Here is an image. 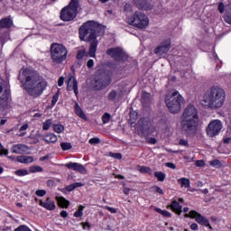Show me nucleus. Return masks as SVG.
Instances as JSON below:
<instances>
[{
  "instance_id": "62",
  "label": "nucleus",
  "mask_w": 231,
  "mask_h": 231,
  "mask_svg": "<svg viewBox=\"0 0 231 231\" xmlns=\"http://www.w3.org/2000/svg\"><path fill=\"white\" fill-rule=\"evenodd\" d=\"M124 194H129V192H131V189L129 188H125L124 190H123Z\"/></svg>"
},
{
  "instance_id": "30",
  "label": "nucleus",
  "mask_w": 231,
  "mask_h": 231,
  "mask_svg": "<svg viewBox=\"0 0 231 231\" xmlns=\"http://www.w3.org/2000/svg\"><path fill=\"white\" fill-rule=\"evenodd\" d=\"M155 178H157L158 181H165L166 175L162 171H155L154 172Z\"/></svg>"
},
{
  "instance_id": "1",
  "label": "nucleus",
  "mask_w": 231,
  "mask_h": 231,
  "mask_svg": "<svg viewBox=\"0 0 231 231\" xmlns=\"http://www.w3.org/2000/svg\"><path fill=\"white\" fill-rule=\"evenodd\" d=\"M18 79L26 93L34 98L41 97L48 88L46 79L33 69H22Z\"/></svg>"
},
{
  "instance_id": "10",
  "label": "nucleus",
  "mask_w": 231,
  "mask_h": 231,
  "mask_svg": "<svg viewBox=\"0 0 231 231\" xmlns=\"http://www.w3.org/2000/svg\"><path fill=\"white\" fill-rule=\"evenodd\" d=\"M223 129V123L219 119H215L209 122L206 128V133L209 138H214L217 136L221 130Z\"/></svg>"
},
{
  "instance_id": "7",
  "label": "nucleus",
  "mask_w": 231,
  "mask_h": 231,
  "mask_svg": "<svg viewBox=\"0 0 231 231\" xmlns=\"http://www.w3.org/2000/svg\"><path fill=\"white\" fill-rule=\"evenodd\" d=\"M127 23L139 30H145L149 26V17L142 12L136 11L131 17L127 18Z\"/></svg>"
},
{
  "instance_id": "37",
  "label": "nucleus",
  "mask_w": 231,
  "mask_h": 231,
  "mask_svg": "<svg viewBox=\"0 0 231 231\" xmlns=\"http://www.w3.org/2000/svg\"><path fill=\"white\" fill-rule=\"evenodd\" d=\"M60 147L62 151H69L71 149V143H61Z\"/></svg>"
},
{
  "instance_id": "59",
  "label": "nucleus",
  "mask_w": 231,
  "mask_h": 231,
  "mask_svg": "<svg viewBox=\"0 0 231 231\" xmlns=\"http://www.w3.org/2000/svg\"><path fill=\"white\" fill-rule=\"evenodd\" d=\"M190 228H191V230H197L198 229V224H196V223L191 224Z\"/></svg>"
},
{
  "instance_id": "2",
  "label": "nucleus",
  "mask_w": 231,
  "mask_h": 231,
  "mask_svg": "<svg viewBox=\"0 0 231 231\" xmlns=\"http://www.w3.org/2000/svg\"><path fill=\"white\" fill-rule=\"evenodd\" d=\"M99 35H104V31L95 22H88L79 28V39L85 42H90V57H95V53H97V46H98L97 37Z\"/></svg>"
},
{
  "instance_id": "57",
  "label": "nucleus",
  "mask_w": 231,
  "mask_h": 231,
  "mask_svg": "<svg viewBox=\"0 0 231 231\" xmlns=\"http://www.w3.org/2000/svg\"><path fill=\"white\" fill-rule=\"evenodd\" d=\"M64 84V78H60L59 80H58V86H62Z\"/></svg>"
},
{
  "instance_id": "63",
  "label": "nucleus",
  "mask_w": 231,
  "mask_h": 231,
  "mask_svg": "<svg viewBox=\"0 0 231 231\" xmlns=\"http://www.w3.org/2000/svg\"><path fill=\"white\" fill-rule=\"evenodd\" d=\"M48 158H50V155H45L43 157H41L40 162H45V160H48Z\"/></svg>"
},
{
  "instance_id": "53",
  "label": "nucleus",
  "mask_w": 231,
  "mask_h": 231,
  "mask_svg": "<svg viewBox=\"0 0 231 231\" xmlns=\"http://www.w3.org/2000/svg\"><path fill=\"white\" fill-rule=\"evenodd\" d=\"M165 165L169 167V169H176V164L172 162H166Z\"/></svg>"
},
{
  "instance_id": "49",
  "label": "nucleus",
  "mask_w": 231,
  "mask_h": 231,
  "mask_svg": "<svg viewBox=\"0 0 231 231\" xmlns=\"http://www.w3.org/2000/svg\"><path fill=\"white\" fill-rule=\"evenodd\" d=\"M112 158H116V160H122L121 153H112Z\"/></svg>"
},
{
  "instance_id": "42",
  "label": "nucleus",
  "mask_w": 231,
  "mask_h": 231,
  "mask_svg": "<svg viewBox=\"0 0 231 231\" xmlns=\"http://www.w3.org/2000/svg\"><path fill=\"white\" fill-rule=\"evenodd\" d=\"M88 143H90L91 145H95L97 143H100V139L98 137H94V138H91L89 141H88Z\"/></svg>"
},
{
  "instance_id": "35",
  "label": "nucleus",
  "mask_w": 231,
  "mask_h": 231,
  "mask_svg": "<svg viewBox=\"0 0 231 231\" xmlns=\"http://www.w3.org/2000/svg\"><path fill=\"white\" fill-rule=\"evenodd\" d=\"M139 172H141V174H151V168L141 166L139 169Z\"/></svg>"
},
{
  "instance_id": "22",
  "label": "nucleus",
  "mask_w": 231,
  "mask_h": 231,
  "mask_svg": "<svg viewBox=\"0 0 231 231\" xmlns=\"http://www.w3.org/2000/svg\"><path fill=\"white\" fill-rule=\"evenodd\" d=\"M43 140L46 142V143H56L59 139L54 134H47L43 135Z\"/></svg>"
},
{
  "instance_id": "46",
  "label": "nucleus",
  "mask_w": 231,
  "mask_h": 231,
  "mask_svg": "<svg viewBox=\"0 0 231 231\" xmlns=\"http://www.w3.org/2000/svg\"><path fill=\"white\" fill-rule=\"evenodd\" d=\"M0 154L5 156L8 155V150H5V147H3V144L0 143Z\"/></svg>"
},
{
  "instance_id": "5",
  "label": "nucleus",
  "mask_w": 231,
  "mask_h": 231,
  "mask_svg": "<svg viewBox=\"0 0 231 231\" xmlns=\"http://www.w3.org/2000/svg\"><path fill=\"white\" fill-rule=\"evenodd\" d=\"M165 102L170 113L176 115L181 111V104L185 102V99L179 91L175 90L166 96Z\"/></svg>"
},
{
  "instance_id": "11",
  "label": "nucleus",
  "mask_w": 231,
  "mask_h": 231,
  "mask_svg": "<svg viewBox=\"0 0 231 231\" xmlns=\"http://www.w3.org/2000/svg\"><path fill=\"white\" fill-rule=\"evenodd\" d=\"M109 84H111V79L109 76L102 70L97 71L95 78L96 89H104V88H107Z\"/></svg>"
},
{
  "instance_id": "56",
  "label": "nucleus",
  "mask_w": 231,
  "mask_h": 231,
  "mask_svg": "<svg viewBox=\"0 0 231 231\" xmlns=\"http://www.w3.org/2000/svg\"><path fill=\"white\" fill-rule=\"evenodd\" d=\"M148 143H152V145H154L156 143V139L154 137L149 138L147 140Z\"/></svg>"
},
{
  "instance_id": "13",
  "label": "nucleus",
  "mask_w": 231,
  "mask_h": 231,
  "mask_svg": "<svg viewBox=\"0 0 231 231\" xmlns=\"http://www.w3.org/2000/svg\"><path fill=\"white\" fill-rule=\"evenodd\" d=\"M185 217H191V219H195L199 225H201L202 226H208L209 230H212V226H210L208 219L198 213V211L191 210L189 214L185 215Z\"/></svg>"
},
{
  "instance_id": "32",
  "label": "nucleus",
  "mask_w": 231,
  "mask_h": 231,
  "mask_svg": "<svg viewBox=\"0 0 231 231\" xmlns=\"http://www.w3.org/2000/svg\"><path fill=\"white\" fill-rule=\"evenodd\" d=\"M51 124H53V121L51 119L46 120L42 125L43 131H48V129H50V127H51Z\"/></svg>"
},
{
  "instance_id": "54",
  "label": "nucleus",
  "mask_w": 231,
  "mask_h": 231,
  "mask_svg": "<svg viewBox=\"0 0 231 231\" xmlns=\"http://www.w3.org/2000/svg\"><path fill=\"white\" fill-rule=\"evenodd\" d=\"M196 166H197V167H203V166H205V162H203V161H201V160L197 161V162H196Z\"/></svg>"
},
{
  "instance_id": "44",
  "label": "nucleus",
  "mask_w": 231,
  "mask_h": 231,
  "mask_svg": "<svg viewBox=\"0 0 231 231\" xmlns=\"http://www.w3.org/2000/svg\"><path fill=\"white\" fill-rule=\"evenodd\" d=\"M14 231H32V230L26 226H20Z\"/></svg>"
},
{
  "instance_id": "27",
  "label": "nucleus",
  "mask_w": 231,
  "mask_h": 231,
  "mask_svg": "<svg viewBox=\"0 0 231 231\" xmlns=\"http://www.w3.org/2000/svg\"><path fill=\"white\" fill-rule=\"evenodd\" d=\"M152 100V97H151L150 93L143 92L142 93V102L143 104H149Z\"/></svg>"
},
{
  "instance_id": "26",
  "label": "nucleus",
  "mask_w": 231,
  "mask_h": 231,
  "mask_svg": "<svg viewBox=\"0 0 231 231\" xmlns=\"http://www.w3.org/2000/svg\"><path fill=\"white\" fill-rule=\"evenodd\" d=\"M56 199L60 205V207H62L63 208H68L69 207V202L63 197H56Z\"/></svg>"
},
{
  "instance_id": "61",
  "label": "nucleus",
  "mask_w": 231,
  "mask_h": 231,
  "mask_svg": "<svg viewBox=\"0 0 231 231\" xmlns=\"http://www.w3.org/2000/svg\"><path fill=\"white\" fill-rule=\"evenodd\" d=\"M230 142H231V137L224 138V143H230Z\"/></svg>"
},
{
  "instance_id": "8",
  "label": "nucleus",
  "mask_w": 231,
  "mask_h": 231,
  "mask_svg": "<svg viewBox=\"0 0 231 231\" xmlns=\"http://www.w3.org/2000/svg\"><path fill=\"white\" fill-rule=\"evenodd\" d=\"M79 14V0H71L68 6H65L60 13L61 21H73Z\"/></svg>"
},
{
  "instance_id": "55",
  "label": "nucleus",
  "mask_w": 231,
  "mask_h": 231,
  "mask_svg": "<svg viewBox=\"0 0 231 231\" xmlns=\"http://www.w3.org/2000/svg\"><path fill=\"white\" fill-rule=\"evenodd\" d=\"M88 68H93L95 66V61L93 60H89L87 63Z\"/></svg>"
},
{
  "instance_id": "17",
  "label": "nucleus",
  "mask_w": 231,
  "mask_h": 231,
  "mask_svg": "<svg viewBox=\"0 0 231 231\" xmlns=\"http://www.w3.org/2000/svg\"><path fill=\"white\" fill-rule=\"evenodd\" d=\"M11 151L14 154H28L30 147L26 146V144H14L13 145Z\"/></svg>"
},
{
  "instance_id": "20",
  "label": "nucleus",
  "mask_w": 231,
  "mask_h": 231,
  "mask_svg": "<svg viewBox=\"0 0 231 231\" xmlns=\"http://www.w3.org/2000/svg\"><path fill=\"white\" fill-rule=\"evenodd\" d=\"M135 5L142 10H151L152 5L147 0H134Z\"/></svg>"
},
{
  "instance_id": "4",
  "label": "nucleus",
  "mask_w": 231,
  "mask_h": 231,
  "mask_svg": "<svg viewBox=\"0 0 231 231\" xmlns=\"http://www.w3.org/2000/svg\"><path fill=\"white\" fill-rule=\"evenodd\" d=\"M226 98L225 89L213 87L204 94L202 106H205L208 109H221V106L225 105Z\"/></svg>"
},
{
  "instance_id": "31",
  "label": "nucleus",
  "mask_w": 231,
  "mask_h": 231,
  "mask_svg": "<svg viewBox=\"0 0 231 231\" xmlns=\"http://www.w3.org/2000/svg\"><path fill=\"white\" fill-rule=\"evenodd\" d=\"M101 119H102L103 124H109V121L111 120V114L105 113L102 116Z\"/></svg>"
},
{
  "instance_id": "41",
  "label": "nucleus",
  "mask_w": 231,
  "mask_h": 231,
  "mask_svg": "<svg viewBox=\"0 0 231 231\" xmlns=\"http://www.w3.org/2000/svg\"><path fill=\"white\" fill-rule=\"evenodd\" d=\"M59 95H60V93H59V91H58V92H56V93L54 94V96L52 97V100H51L52 106H55V104H57V102H59Z\"/></svg>"
},
{
  "instance_id": "38",
  "label": "nucleus",
  "mask_w": 231,
  "mask_h": 231,
  "mask_svg": "<svg viewBox=\"0 0 231 231\" xmlns=\"http://www.w3.org/2000/svg\"><path fill=\"white\" fill-rule=\"evenodd\" d=\"M29 171L32 173L42 172V167H41V166H32Z\"/></svg>"
},
{
  "instance_id": "28",
  "label": "nucleus",
  "mask_w": 231,
  "mask_h": 231,
  "mask_svg": "<svg viewBox=\"0 0 231 231\" xmlns=\"http://www.w3.org/2000/svg\"><path fill=\"white\" fill-rule=\"evenodd\" d=\"M79 187H84V184H82V182H75L73 184L67 186L66 190H68V192H71L72 190H75V189H78Z\"/></svg>"
},
{
  "instance_id": "16",
  "label": "nucleus",
  "mask_w": 231,
  "mask_h": 231,
  "mask_svg": "<svg viewBox=\"0 0 231 231\" xmlns=\"http://www.w3.org/2000/svg\"><path fill=\"white\" fill-rule=\"evenodd\" d=\"M67 89L68 91H74L76 97L79 95V85L77 79L71 74L68 75Z\"/></svg>"
},
{
  "instance_id": "60",
  "label": "nucleus",
  "mask_w": 231,
  "mask_h": 231,
  "mask_svg": "<svg viewBox=\"0 0 231 231\" xmlns=\"http://www.w3.org/2000/svg\"><path fill=\"white\" fill-rule=\"evenodd\" d=\"M60 216H61V217H68V211L62 210V211L60 212Z\"/></svg>"
},
{
  "instance_id": "33",
  "label": "nucleus",
  "mask_w": 231,
  "mask_h": 231,
  "mask_svg": "<svg viewBox=\"0 0 231 231\" xmlns=\"http://www.w3.org/2000/svg\"><path fill=\"white\" fill-rule=\"evenodd\" d=\"M53 130L55 133H58V134H60L64 131V126L62 125H53Z\"/></svg>"
},
{
  "instance_id": "64",
  "label": "nucleus",
  "mask_w": 231,
  "mask_h": 231,
  "mask_svg": "<svg viewBox=\"0 0 231 231\" xmlns=\"http://www.w3.org/2000/svg\"><path fill=\"white\" fill-rule=\"evenodd\" d=\"M28 129V125H23L21 126L20 131H26Z\"/></svg>"
},
{
  "instance_id": "6",
  "label": "nucleus",
  "mask_w": 231,
  "mask_h": 231,
  "mask_svg": "<svg viewBox=\"0 0 231 231\" xmlns=\"http://www.w3.org/2000/svg\"><path fill=\"white\" fill-rule=\"evenodd\" d=\"M10 95V88L8 80L0 78V111L4 115L8 113L10 106L8 105V96Z\"/></svg>"
},
{
  "instance_id": "58",
  "label": "nucleus",
  "mask_w": 231,
  "mask_h": 231,
  "mask_svg": "<svg viewBox=\"0 0 231 231\" xmlns=\"http://www.w3.org/2000/svg\"><path fill=\"white\" fill-rule=\"evenodd\" d=\"M155 190L158 192V194H163V189L158 186L155 187Z\"/></svg>"
},
{
  "instance_id": "18",
  "label": "nucleus",
  "mask_w": 231,
  "mask_h": 231,
  "mask_svg": "<svg viewBox=\"0 0 231 231\" xmlns=\"http://www.w3.org/2000/svg\"><path fill=\"white\" fill-rule=\"evenodd\" d=\"M67 169H72L76 172H80L81 174H86V167L84 165L78 162H69L65 164Z\"/></svg>"
},
{
  "instance_id": "45",
  "label": "nucleus",
  "mask_w": 231,
  "mask_h": 231,
  "mask_svg": "<svg viewBox=\"0 0 231 231\" xmlns=\"http://www.w3.org/2000/svg\"><path fill=\"white\" fill-rule=\"evenodd\" d=\"M84 55H86V51L84 50L79 51L77 54V59L80 60L84 57Z\"/></svg>"
},
{
  "instance_id": "3",
  "label": "nucleus",
  "mask_w": 231,
  "mask_h": 231,
  "mask_svg": "<svg viewBox=\"0 0 231 231\" xmlns=\"http://www.w3.org/2000/svg\"><path fill=\"white\" fill-rule=\"evenodd\" d=\"M199 125V116L195 106L189 105L180 116V128L188 134H195Z\"/></svg>"
},
{
  "instance_id": "51",
  "label": "nucleus",
  "mask_w": 231,
  "mask_h": 231,
  "mask_svg": "<svg viewBox=\"0 0 231 231\" xmlns=\"http://www.w3.org/2000/svg\"><path fill=\"white\" fill-rule=\"evenodd\" d=\"M82 216H84V213L82 211L78 210L74 213L75 217H82Z\"/></svg>"
},
{
  "instance_id": "52",
  "label": "nucleus",
  "mask_w": 231,
  "mask_h": 231,
  "mask_svg": "<svg viewBox=\"0 0 231 231\" xmlns=\"http://www.w3.org/2000/svg\"><path fill=\"white\" fill-rule=\"evenodd\" d=\"M179 144L183 145L184 147H189V143L183 139L180 141Z\"/></svg>"
},
{
  "instance_id": "24",
  "label": "nucleus",
  "mask_w": 231,
  "mask_h": 231,
  "mask_svg": "<svg viewBox=\"0 0 231 231\" xmlns=\"http://www.w3.org/2000/svg\"><path fill=\"white\" fill-rule=\"evenodd\" d=\"M75 113L78 116H79V118H82L83 120H88L86 114L84 113L82 108H80V106H79V103H76L75 105Z\"/></svg>"
},
{
  "instance_id": "43",
  "label": "nucleus",
  "mask_w": 231,
  "mask_h": 231,
  "mask_svg": "<svg viewBox=\"0 0 231 231\" xmlns=\"http://www.w3.org/2000/svg\"><path fill=\"white\" fill-rule=\"evenodd\" d=\"M36 196H40V198H42V196H46V190L44 189H38L35 192Z\"/></svg>"
},
{
  "instance_id": "12",
  "label": "nucleus",
  "mask_w": 231,
  "mask_h": 231,
  "mask_svg": "<svg viewBox=\"0 0 231 231\" xmlns=\"http://www.w3.org/2000/svg\"><path fill=\"white\" fill-rule=\"evenodd\" d=\"M136 130L143 134L152 133V122L147 118L140 119L136 125Z\"/></svg>"
},
{
  "instance_id": "47",
  "label": "nucleus",
  "mask_w": 231,
  "mask_h": 231,
  "mask_svg": "<svg viewBox=\"0 0 231 231\" xmlns=\"http://www.w3.org/2000/svg\"><path fill=\"white\" fill-rule=\"evenodd\" d=\"M105 208L106 210H108V212H111V214H116V212H117L116 208H111V207L106 206Z\"/></svg>"
},
{
  "instance_id": "19",
  "label": "nucleus",
  "mask_w": 231,
  "mask_h": 231,
  "mask_svg": "<svg viewBox=\"0 0 231 231\" xmlns=\"http://www.w3.org/2000/svg\"><path fill=\"white\" fill-rule=\"evenodd\" d=\"M40 206L46 208V210H55V202H53L50 198H47L45 202L40 200Z\"/></svg>"
},
{
  "instance_id": "29",
  "label": "nucleus",
  "mask_w": 231,
  "mask_h": 231,
  "mask_svg": "<svg viewBox=\"0 0 231 231\" xmlns=\"http://www.w3.org/2000/svg\"><path fill=\"white\" fill-rule=\"evenodd\" d=\"M12 26V20L5 18L0 21V28H10Z\"/></svg>"
},
{
  "instance_id": "48",
  "label": "nucleus",
  "mask_w": 231,
  "mask_h": 231,
  "mask_svg": "<svg viewBox=\"0 0 231 231\" xmlns=\"http://www.w3.org/2000/svg\"><path fill=\"white\" fill-rule=\"evenodd\" d=\"M224 20L226 21V23H227V24H231V14H227L224 17Z\"/></svg>"
},
{
  "instance_id": "9",
  "label": "nucleus",
  "mask_w": 231,
  "mask_h": 231,
  "mask_svg": "<svg viewBox=\"0 0 231 231\" xmlns=\"http://www.w3.org/2000/svg\"><path fill=\"white\" fill-rule=\"evenodd\" d=\"M51 59L56 64H60L68 57V50L62 44L53 43L51 46Z\"/></svg>"
},
{
  "instance_id": "50",
  "label": "nucleus",
  "mask_w": 231,
  "mask_h": 231,
  "mask_svg": "<svg viewBox=\"0 0 231 231\" xmlns=\"http://www.w3.org/2000/svg\"><path fill=\"white\" fill-rule=\"evenodd\" d=\"M218 11L220 12V14H223V12H225V5L223 3L219 4Z\"/></svg>"
},
{
  "instance_id": "21",
  "label": "nucleus",
  "mask_w": 231,
  "mask_h": 231,
  "mask_svg": "<svg viewBox=\"0 0 231 231\" xmlns=\"http://www.w3.org/2000/svg\"><path fill=\"white\" fill-rule=\"evenodd\" d=\"M16 161L19 162V163H33V157L19 155L16 157Z\"/></svg>"
},
{
  "instance_id": "15",
  "label": "nucleus",
  "mask_w": 231,
  "mask_h": 231,
  "mask_svg": "<svg viewBox=\"0 0 231 231\" xmlns=\"http://www.w3.org/2000/svg\"><path fill=\"white\" fill-rule=\"evenodd\" d=\"M171 50V40L162 42L155 50L154 53L162 57L165 55Z\"/></svg>"
},
{
  "instance_id": "25",
  "label": "nucleus",
  "mask_w": 231,
  "mask_h": 231,
  "mask_svg": "<svg viewBox=\"0 0 231 231\" xmlns=\"http://www.w3.org/2000/svg\"><path fill=\"white\" fill-rule=\"evenodd\" d=\"M178 183L180 184V187L183 189H189L190 188V180L187 178H180L178 180Z\"/></svg>"
},
{
  "instance_id": "14",
  "label": "nucleus",
  "mask_w": 231,
  "mask_h": 231,
  "mask_svg": "<svg viewBox=\"0 0 231 231\" xmlns=\"http://www.w3.org/2000/svg\"><path fill=\"white\" fill-rule=\"evenodd\" d=\"M107 55H110L115 60H127V54L122 51L120 48L109 49L107 51Z\"/></svg>"
},
{
  "instance_id": "39",
  "label": "nucleus",
  "mask_w": 231,
  "mask_h": 231,
  "mask_svg": "<svg viewBox=\"0 0 231 231\" xmlns=\"http://www.w3.org/2000/svg\"><path fill=\"white\" fill-rule=\"evenodd\" d=\"M14 174H16V176H28V171L26 170H17L14 171Z\"/></svg>"
},
{
  "instance_id": "23",
  "label": "nucleus",
  "mask_w": 231,
  "mask_h": 231,
  "mask_svg": "<svg viewBox=\"0 0 231 231\" xmlns=\"http://www.w3.org/2000/svg\"><path fill=\"white\" fill-rule=\"evenodd\" d=\"M170 208H171V210L173 212H175L176 214H178L179 216L181 214V205H180V203L176 200H173L171 205L170 206Z\"/></svg>"
},
{
  "instance_id": "34",
  "label": "nucleus",
  "mask_w": 231,
  "mask_h": 231,
  "mask_svg": "<svg viewBox=\"0 0 231 231\" xmlns=\"http://www.w3.org/2000/svg\"><path fill=\"white\" fill-rule=\"evenodd\" d=\"M209 165H211V167H215L216 169H219L221 168V162L219 160H213L211 162H209Z\"/></svg>"
},
{
  "instance_id": "36",
  "label": "nucleus",
  "mask_w": 231,
  "mask_h": 231,
  "mask_svg": "<svg viewBox=\"0 0 231 231\" xmlns=\"http://www.w3.org/2000/svg\"><path fill=\"white\" fill-rule=\"evenodd\" d=\"M156 212L164 216V217H171V213L167 210H162L161 208H156Z\"/></svg>"
},
{
  "instance_id": "40",
  "label": "nucleus",
  "mask_w": 231,
  "mask_h": 231,
  "mask_svg": "<svg viewBox=\"0 0 231 231\" xmlns=\"http://www.w3.org/2000/svg\"><path fill=\"white\" fill-rule=\"evenodd\" d=\"M118 94L116 93V90H112L109 94H108V100H115V98H116V96Z\"/></svg>"
}]
</instances>
